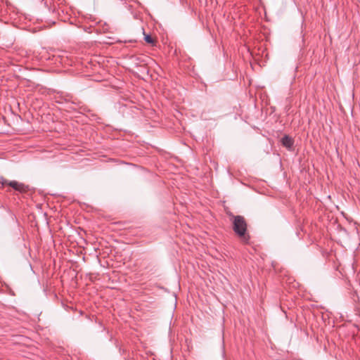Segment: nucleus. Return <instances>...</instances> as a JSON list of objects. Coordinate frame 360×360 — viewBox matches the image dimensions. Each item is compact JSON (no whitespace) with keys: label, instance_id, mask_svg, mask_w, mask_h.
I'll use <instances>...</instances> for the list:
<instances>
[{"label":"nucleus","instance_id":"nucleus-1","mask_svg":"<svg viewBox=\"0 0 360 360\" xmlns=\"http://www.w3.org/2000/svg\"><path fill=\"white\" fill-rule=\"evenodd\" d=\"M233 229L244 243H248L250 237L246 234L247 224L243 217L238 215L233 217Z\"/></svg>","mask_w":360,"mask_h":360},{"label":"nucleus","instance_id":"nucleus-2","mask_svg":"<svg viewBox=\"0 0 360 360\" xmlns=\"http://www.w3.org/2000/svg\"><path fill=\"white\" fill-rule=\"evenodd\" d=\"M1 184L2 186L8 185L12 187L14 190L19 192H25L26 191V187L24 184L19 183L16 181H8L6 179H2Z\"/></svg>","mask_w":360,"mask_h":360},{"label":"nucleus","instance_id":"nucleus-3","mask_svg":"<svg viewBox=\"0 0 360 360\" xmlns=\"http://www.w3.org/2000/svg\"><path fill=\"white\" fill-rule=\"evenodd\" d=\"M281 143L283 146L287 148L288 149H291L293 146L294 141L291 137H290L288 135H285L281 139Z\"/></svg>","mask_w":360,"mask_h":360},{"label":"nucleus","instance_id":"nucleus-4","mask_svg":"<svg viewBox=\"0 0 360 360\" xmlns=\"http://www.w3.org/2000/svg\"><path fill=\"white\" fill-rule=\"evenodd\" d=\"M144 40L148 44H153L154 42L152 37L150 35H145Z\"/></svg>","mask_w":360,"mask_h":360}]
</instances>
